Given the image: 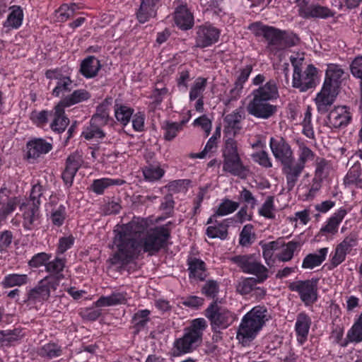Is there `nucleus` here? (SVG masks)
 <instances>
[{"instance_id":"obj_7","label":"nucleus","mask_w":362,"mask_h":362,"mask_svg":"<svg viewBox=\"0 0 362 362\" xmlns=\"http://www.w3.org/2000/svg\"><path fill=\"white\" fill-rule=\"evenodd\" d=\"M230 262L237 265L245 274H250L265 281L268 278V269L263 265L256 254L238 255L229 257Z\"/></svg>"},{"instance_id":"obj_41","label":"nucleus","mask_w":362,"mask_h":362,"mask_svg":"<svg viewBox=\"0 0 362 362\" xmlns=\"http://www.w3.org/2000/svg\"><path fill=\"white\" fill-rule=\"evenodd\" d=\"M37 354L42 358L49 361L61 356L63 354V350L58 344L48 342L39 347Z\"/></svg>"},{"instance_id":"obj_55","label":"nucleus","mask_w":362,"mask_h":362,"mask_svg":"<svg viewBox=\"0 0 362 362\" xmlns=\"http://www.w3.org/2000/svg\"><path fill=\"white\" fill-rule=\"evenodd\" d=\"M256 238L255 233L254 232L253 225L249 223L243 226L240 235L239 244L243 247H247L254 242Z\"/></svg>"},{"instance_id":"obj_1","label":"nucleus","mask_w":362,"mask_h":362,"mask_svg":"<svg viewBox=\"0 0 362 362\" xmlns=\"http://www.w3.org/2000/svg\"><path fill=\"white\" fill-rule=\"evenodd\" d=\"M148 226L146 218L134 216L129 223L122 224L119 230H114V252L109 259L112 265L122 266L131 252L137 250Z\"/></svg>"},{"instance_id":"obj_23","label":"nucleus","mask_w":362,"mask_h":362,"mask_svg":"<svg viewBox=\"0 0 362 362\" xmlns=\"http://www.w3.org/2000/svg\"><path fill=\"white\" fill-rule=\"evenodd\" d=\"M311 325L312 320L305 312L297 315L294 331L298 345L303 346L308 341Z\"/></svg>"},{"instance_id":"obj_51","label":"nucleus","mask_w":362,"mask_h":362,"mask_svg":"<svg viewBox=\"0 0 362 362\" xmlns=\"http://www.w3.org/2000/svg\"><path fill=\"white\" fill-rule=\"evenodd\" d=\"M115 116L117 120L124 127L127 126L133 115L134 110L127 105L116 104L115 105Z\"/></svg>"},{"instance_id":"obj_57","label":"nucleus","mask_w":362,"mask_h":362,"mask_svg":"<svg viewBox=\"0 0 362 362\" xmlns=\"http://www.w3.org/2000/svg\"><path fill=\"white\" fill-rule=\"evenodd\" d=\"M190 183L191 180L189 179L175 180L169 182L165 187L168 192L172 193H186Z\"/></svg>"},{"instance_id":"obj_10","label":"nucleus","mask_w":362,"mask_h":362,"mask_svg":"<svg viewBox=\"0 0 362 362\" xmlns=\"http://www.w3.org/2000/svg\"><path fill=\"white\" fill-rule=\"evenodd\" d=\"M317 69L313 64H309L303 70L293 71L292 85L300 92H305L316 86Z\"/></svg>"},{"instance_id":"obj_33","label":"nucleus","mask_w":362,"mask_h":362,"mask_svg":"<svg viewBox=\"0 0 362 362\" xmlns=\"http://www.w3.org/2000/svg\"><path fill=\"white\" fill-rule=\"evenodd\" d=\"M329 247H322L315 253L308 254L303 259L301 267L304 269H313L320 266L326 259Z\"/></svg>"},{"instance_id":"obj_47","label":"nucleus","mask_w":362,"mask_h":362,"mask_svg":"<svg viewBox=\"0 0 362 362\" xmlns=\"http://www.w3.org/2000/svg\"><path fill=\"white\" fill-rule=\"evenodd\" d=\"M29 281V278L25 274H9L6 275L2 281L1 285L4 288H12L14 286H22L27 284Z\"/></svg>"},{"instance_id":"obj_15","label":"nucleus","mask_w":362,"mask_h":362,"mask_svg":"<svg viewBox=\"0 0 362 362\" xmlns=\"http://www.w3.org/2000/svg\"><path fill=\"white\" fill-rule=\"evenodd\" d=\"M11 189L6 187L0 188V226L6 222L9 215L13 213L20 204L19 197H10Z\"/></svg>"},{"instance_id":"obj_35","label":"nucleus","mask_w":362,"mask_h":362,"mask_svg":"<svg viewBox=\"0 0 362 362\" xmlns=\"http://www.w3.org/2000/svg\"><path fill=\"white\" fill-rule=\"evenodd\" d=\"M344 73V70L340 66L333 64H329L326 70L323 86L337 90Z\"/></svg>"},{"instance_id":"obj_27","label":"nucleus","mask_w":362,"mask_h":362,"mask_svg":"<svg viewBox=\"0 0 362 362\" xmlns=\"http://www.w3.org/2000/svg\"><path fill=\"white\" fill-rule=\"evenodd\" d=\"M336 95V90L323 86L315 100L318 112L320 113L327 112L334 103Z\"/></svg>"},{"instance_id":"obj_21","label":"nucleus","mask_w":362,"mask_h":362,"mask_svg":"<svg viewBox=\"0 0 362 362\" xmlns=\"http://www.w3.org/2000/svg\"><path fill=\"white\" fill-rule=\"evenodd\" d=\"M219 35V30L214 26H199L197 31L195 46L200 48L209 47L218 41Z\"/></svg>"},{"instance_id":"obj_25","label":"nucleus","mask_w":362,"mask_h":362,"mask_svg":"<svg viewBox=\"0 0 362 362\" xmlns=\"http://www.w3.org/2000/svg\"><path fill=\"white\" fill-rule=\"evenodd\" d=\"M188 276L190 280L204 281L207 277V267L200 258L189 256L187 259Z\"/></svg>"},{"instance_id":"obj_44","label":"nucleus","mask_w":362,"mask_h":362,"mask_svg":"<svg viewBox=\"0 0 362 362\" xmlns=\"http://www.w3.org/2000/svg\"><path fill=\"white\" fill-rule=\"evenodd\" d=\"M346 339L355 344L362 342V311L355 316L354 322L347 332Z\"/></svg>"},{"instance_id":"obj_43","label":"nucleus","mask_w":362,"mask_h":362,"mask_svg":"<svg viewBox=\"0 0 362 362\" xmlns=\"http://www.w3.org/2000/svg\"><path fill=\"white\" fill-rule=\"evenodd\" d=\"M242 115L238 110L233 112L231 114L228 115L225 118L226 123L225 126V134L228 135L233 134L235 136L239 134L240 129V119Z\"/></svg>"},{"instance_id":"obj_56","label":"nucleus","mask_w":362,"mask_h":362,"mask_svg":"<svg viewBox=\"0 0 362 362\" xmlns=\"http://www.w3.org/2000/svg\"><path fill=\"white\" fill-rule=\"evenodd\" d=\"M299 244L296 241H289L285 245L281 252L276 255V258L279 261L286 262L291 260L293 257L294 252L298 247Z\"/></svg>"},{"instance_id":"obj_19","label":"nucleus","mask_w":362,"mask_h":362,"mask_svg":"<svg viewBox=\"0 0 362 362\" xmlns=\"http://www.w3.org/2000/svg\"><path fill=\"white\" fill-rule=\"evenodd\" d=\"M67 260L65 257L56 255L53 259H49L46 265L45 272L48 274L44 278H49V281L57 284L59 287L61 281L65 279L64 272L66 268Z\"/></svg>"},{"instance_id":"obj_16","label":"nucleus","mask_w":362,"mask_h":362,"mask_svg":"<svg viewBox=\"0 0 362 362\" xmlns=\"http://www.w3.org/2000/svg\"><path fill=\"white\" fill-rule=\"evenodd\" d=\"M347 214L348 210L345 207L341 206L339 208L327 219L325 224L320 229L316 238H322L325 237L328 238L329 236L332 237L336 235L338 233L340 223Z\"/></svg>"},{"instance_id":"obj_30","label":"nucleus","mask_w":362,"mask_h":362,"mask_svg":"<svg viewBox=\"0 0 362 362\" xmlns=\"http://www.w3.org/2000/svg\"><path fill=\"white\" fill-rule=\"evenodd\" d=\"M26 148L27 158H37L40 155L49 152L52 148V146L50 143L45 141L41 138H35L28 142Z\"/></svg>"},{"instance_id":"obj_52","label":"nucleus","mask_w":362,"mask_h":362,"mask_svg":"<svg viewBox=\"0 0 362 362\" xmlns=\"http://www.w3.org/2000/svg\"><path fill=\"white\" fill-rule=\"evenodd\" d=\"M347 254L340 249L337 245L329 254V263L327 264V269L332 270L337 268L342 262H344L346 258Z\"/></svg>"},{"instance_id":"obj_46","label":"nucleus","mask_w":362,"mask_h":362,"mask_svg":"<svg viewBox=\"0 0 362 362\" xmlns=\"http://www.w3.org/2000/svg\"><path fill=\"white\" fill-rule=\"evenodd\" d=\"M208 80L206 78L199 76L191 84L189 91V101L196 100L197 98L204 97L206 89Z\"/></svg>"},{"instance_id":"obj_61","label":"nucleus","mask_w":362,"mask_h":362,"mask_svg":"<svg viewBox=\"0 0 362 362\" xmlns=\"http://www.w3.org/2000/svg\"><path fill=\"white\" fill-rule=\"evenodd\" d=\"M73 88V81L69 76L63 78L62 81H57V85L52 90V95L59 97L65 93L71 91Z\"/></svg>"},{"instance_id":"obj_20","label":"nucleus","mask_w":362,"mask_h":362,"mask_svg":"<svg viewBox=\"0 0 362 362\" xmlns=\"http://www.w3.org/2000/svg\"><path fill=\"white\" fill-rule=\"evenodd\" d=\"M112 103L111 98H107L100 103L96 109L95 114L93 116L91 123V130L90 136H104L105 133L95 124H102L107 122L110 117V106Z\"/></svg>"},{"instance_id":"obj_32","label":"nucleus","mask_w":362,"mask_h":362,"mask_svg":"<svg viewBox=\"0 0 362 362\" xmlns=\"http://www.w3.org/2000/svg\"><path fill=\"white\" fill-rule=\"evenodd\" d=\"M174 21L176 25L183 30L192 28L194 25V17L186 6H180L176 8Z\"/></svg>"},{"instance_id":"obj_29","label":"nucleus","mask_w":362,"mask_h":362,"mask_svg":"<svg viewBox=\"0 0 362 362\" xmlns=\"http://www.w3.org/2000/svg\"><path fill=\"white\" fill-rule=\"evenodd\" d=\"M351 119V115L346 106H338L330 111L328 122L331 127L340 128L346 126Z\"/></svg>"},{"instance_id":"obj_12","label":"nucleus","mask_w":362,"mask_h":362,"mask_svg":"<svg viewBox=\"0 0 362 362\" xmlns=\"http://www.w3.org/2000/svg\"><path fill=\"white\" fill-rule=\"evenodd\" d=\"M19 210L22 213V226L26 231L38 230L42 220L40 207L20 202Z\"/></svg>"},{"instance_id":"obj_28","label":"nucleus","mask_w":362,"mask_h":362,"mask_svg":"<svg viewBox=\"0 0 362 362\" xmlns=\"http://www.w3.org/2000/svg\"><path fill=\"white\" fill-rule=\"evenodd\" d=\"M52 120L49 124L52 131L57 134H62L66 129L69 119L65 115V111L58 104L56 105L53 109Z\"/></svg>"},{"instance_id":"obj_9","label":"nucleus","mask_w":362,"mask_h":362,"mask_svg":"<svg viewBox=\"0 0 362 362\" xmlns=\"http://www.w3.org/2000/svg\"><path fill=\"white\" fill-rule=\"evenodd\" d=\"M204 316L209 320L211 330L226 329L233 321L232 312L212 301L204 310Z\"/></svg>"},{"instance_id":"obj_8","label":"nucleus","mask_w":362,"mask_h":362,"mask_svg":"<svg viewBox=\"0 0 362 362\" xmlns=\"http://www.w3.org/2000/svg\"><path fill=\"white\" fill-rule=\"evenodd\" d=\"M318 279L298 280L292 281L288 285V288L296 292L305 306L313 305L318 299Z\"/></svg>"},{"instance_id":"obj_63","label":"nucleus","mask_w":362,"mask_h":362,"mask_svg":"<svg viewBox=\"0 0 362 362\" xmlns=\"http://www.w3.org/2000/svg\"><path fill=\"white\" fill-rule=\"evenodd\" d=\"M358 240L357 235L356 233H350L337 245L349 255L351 253L352 249L358 245Z\"/></svg>"},{"instance_id":"obj_54","label":"nucleus","mask_w":362,"mask_h":362,"mask_svg":"<svg viewBox=\"0 0 362 362\" xmlns=\"http://www.w3.org/2000/svg\"><path fill=\"white\" fill-rule=\"evenodd\" d=\"M43 187L40 184L33 185L30 190L29 198L23 202V204H30V206H37L40 207L42 201L41 198L43 194Z\"/></svg>"},{"instance_id":"obj_26","label":"nucleus","mask_w":362,"mask_h":362,"mask_svg":"<svg viewBox=\"0 0 362 362\" xmlns=\"http://www.w3.org/2000/svg\"><path fill=\"white\" fill-rule=\"evenodd\" d=\"M251 95L272 103L279 98L277 83L274 80L270 79L264 84L252 90Z\"/></svg>"},{"instance_id":"obj_36","label":"nucleus","mask_w":362,"mask_h":362,"mask_svg":"<svg viewBox=\"0 0 362 362\" xmlns=\"http://www.w3.org/2000/svg\"><path fill=\"white\" fill-rule=\"evenodd\" d=\"M259 245L262 249V257L265 261V263L269 266H273L276 258V255L274 256L276 251L279 250L284 245L279 240H274L268 243H264L260 241Z\"/></svg>"},{"instance_id":"obj_49","label":"nucleus","mask_w":362,"mask_h":362,"mask_svg":"<svg viewBox=\"0 0 362 362\" xmlns=\"http://www.w3.org/2000/svg\"><path fill=\"white\" fill-rule=\"evenodd\" d=\"M67 217L66 208L64 204L54 206L50 211L49 219L54 227L60 228Z\"/></svg>"},{"instance_id":"obj_24","label":"nucleus","mask_w":362,"mask_h":362,"mask_svg":"<svg viewBox=\"0 0 362 362\" xmlns=\"http://www.w3.org/2000/svg\"><path fill=\"white\" fill-rule=\"evenodd\" d=\"M270 147L274 157L279 160L282 165L293 160L291 147L284 140V137H271Z\"/></svg>"},{"instance_id":"obj_53","label":"nucleus","mask_w":362,"mask_h":362,"mask_svg":"<svg viewBox=\"0 0 362 362\" xmlns=\"http://www.w3.org/2000/svg\"><path fill=\"white\" fill-rule=\"evenodd\" d=\"M52 257V255L51 253H47L45 252H38L31 257L28 262V265L32 269H38L44 266L46 270V265L49 259H51Z\"/></svg>"},{"instance_id":"obj_40","label":"nucleus","mask_w":362,"mask_h":362,"mask_svg":"<svg viewBox=\"0 0 362 362\" xmlns=\"http://www.w3.org/2000/svg\"><path fill=\"white\" fill-rule=\"evenodd\" d=\"M151 310L148 309L138 310L132 316V323L133 324L134 332L139 334L144 330L151 321Z\"/></svg>"},{"instance_id":"obj_5","label":"nucleus","mask_w":362,"mask_h":362,"mask_svg":"<svg viewBox=\"0 0 362 362\" xmlns=\"http://www.w3.org/2000/svg\"><path fill=\"white\" fill-rule=\"evenodd\" d=\"M269 320L268 310L264 306H255L243 317L237 332V339L252 341Z\"/></svg>"},{"instance_id":"obj_62","label":"nucleus","mask_w":362,"mask_h":362,"mask_svg":"<svg viewBox=\"0 0 362 362\" xmlns=\"http://www.w3.org/2000/svg\"><path fill=\"white\" fill-rule=\"evenodd\" d=\"M53 110L33 111L30 114V119L38 127H43L48 122L49 118L52 116Z\"/></svg>"},{"instance_id":"obj_45","label":"nucleus","mask_w":362,"mask_h":362,"mask_svg":"<svg viewBox=\"0 0 362 362\" xmlns=\"http://www.w3.org/2000/svg\"><path fill=\"white\" fill-rule=\"evenodd\" d=\"M127 293L113 292L107 296H101L95 303L97 307L112 306L125 303Z\"/></svg>"},{"instance_id":"obj_38","label":"nucleus","mask_w":362,"mask_h":362,"mask_svg":"<svg viewBox=\"0 0 362 362\" xmlns=\"http://www.w3.org/2000/svg\"><path fill=\"white\" fill-rule=\"evenodd\" d=\"M125 183V181L122 179L110 178V177H102L100 179H95L93 181L90 185L91 190L96 194H103L106 189L110 186H121Z\"/></svg>"},{"instance_id":"obj_59","label":"nucleus","mask_w":362,"mask_h":362,"mask_svg":"<svg viewBox=\"0 0 362 362\" xmlns=\"http://www.w3.org/2000/svg\"><path fill=\"white\" fill-rule=\"evenodd\" d=\"M228 224L224 225L223 223H218L217 226H209L206 228V234L209 238H218L225 240L228 237Z\"/></svg>"},{"instance_id":"obj_42","label":"nucleus","mask_w":362,"mask_h":362,"mask_svg":"<svg viewBox=\"0 0 362 362\" xmlns=\"http://www.w3.org/2000/svg\"><path fill=\"white\" fill-rule=\"evenodd\" d=\"M11 13L6 20L4 22V28L8 29H18L22 25L23 20V12L21 6H13L10 7Z\"/></svg>"},{"instance_id":"obj_3","label":"nucleus","mask_w":362,"mask_h":362,"mask_svg":"<svg viewBox=\"0 0 362 362\" xmlns=\"http://www.w3.org/2000/svg\"><path fill=\"white\" fill-rule=\"evenodd\" d=\"M207 327L208 324L204 318L192 320L189 325L185 327L183 336L174 341V353L181 355L197 349L202 343L204 332Z\"/></svg>"},{"instance_id":"obj_22","label":"nucleus","mask_w":362,"mask_h":362,"mask_svg":"<svg viewBox=\"0 0 362 362\" xmlns=\"http://www.w3.org/2000/svg\"><path fill=\"white\" fill-rule=\"evenodd\" d=\"M298 13L304 18H326L332 16V11L327 7L318 4L308 6L306 0H299Z\"/></svg>"},{"instance_id":"obj_60","label":"nucleus","mask_w":362,"mask_h":362,"mask_svg":"<svg viewBox=\"0 0 362 362\" xmlns=\"http://www.w3.org/2000/svg\"><path fill=\"white\" fill-rule=\"evenodd\" d=\"M264 281H260L259 278L247 277L244 279L239 283L237 290L243 295H247L255 289L257 284H262Z\"/></svg>"},{"instance_id":"obj_11","label":"nucleus","mask_w":362,"mask_h":362,"mask_svg":"<svg viewBox=\"0 0 362 362\" xmlns=\"http://www.w3.org/2000/svg\"><path fill=\"white\" fill-rule=\"evenodd\" d=\"M49 278H43L37 284L27 293L26 302L29 304H42L47 301L52 291H55L58 287L57 284L49 281Z\"/></svg>"},{"instance_id":"obj_6","label":"nucleus","mask_w":362,"mask_h":362,"mask_svg":"<svg viewBox=\"0 0 362 362\" xmlns=\"http://www.w3.org/2000/svg\"><path fill=\"white\" fill-rule=\"evenodd\" d=\"M223 151V170L232 175L245 178L247 168L244 165L238 152L237 142L234 137H228L225 141Z\"/></svg>"},{"instance_id":"obj_31","label":"nucleus","mask_w":362,"mask_h":362,"mask_svg":"<svg viewBox=\"0 0 362 362\" xmlns=\"http://www.w3.org/2000/svg\"><path fill=\"white\" fill-rule=\"evenodd\" d=\"M303 169L300 164L294 163L293 160L283 164V173L286 175L288 190L291 191L293 189Z\"/></svg>"},{"instance_id":"obj_34","label":"nucleus","mask_w":362,"mask_h":362,"mask_svg":"<svg viewBox=\"0 0 362 362\" xmlns=\"http://www.w3.org/2000/svg\"><path fill=\"white\" fill-rule=\"evenodd\" d=\"M159 0H141L140 8L136 13L139 23H144L156 16V5Z\"/></svg>"},{"instance_id":"obj_48","label":"nucleus","mask_w":362,"mask_h":362,"mask_svg":"<svg viewBox=\"0 0 362 362\" xmlns=\"http://www.w3.org/2000/svg\"><path fill=\"white\" fill-rule=\"evenodd\" d=\"M204 284L201 287V293L206 298L211 299L212 301H218V296L220 291V284L214 279H208L204 281Z\"/></svg>"},{"instance_id":"obj_39","label":"nucleus","mask_w":362,"mask_h":362,"mask_svg":"<svg viewBox=\"0 0 362 362\" xmlns=\"http://www.w3.org/2000/svg\"><path fill=\"white\" fill-rule=\"evenodd\" d=\"M100 68V61L95 57L90 56L82 61L80 71L83 76L90 78L95 76Z\"/></svg>"},{"instance_id":"obj_14","label":"nucleus","mask_w":362,"mask_h":362,"mask_svg":"<svg viewBox=\"0 0 362 362\" xmlns=\"http://www.w3.org/2000/svg\"><path fill=\"white\" fill-rule=\"evenodd\" d=\"M146 163L141 168L144 181L154 183L165 175V170L161 168L160 163L154 158L153 153L144 156Z\"/></svg>"},{"instance_id":"obj_37","label":"nucleus","mask_w":362,"mask_h":362,"mask_svg":"<svg viewBox=\"0 0 362 362\" xmlns=\"http://www.w3.org/2000/svg\"><path fill=\"white\" fill-rule=\"evenodd\" d=\"M90 98V94L85 89H78L74 90L71 94L66 95L62 99L59 103L64 109L71 107L77 103L86 101Z\"/></svg>"},{"instance_id":"obj_2","label":"nucleus","mask_w":362,"mask_h":362,"mask_svg":"<svg viewBox=\"0 0 362 362\" xmlns=\"http://www.w3.org/2000/svg\"><path fill=\"white\" fill-rule=\"evenodd\" d=\"M171 221L165 225L155 226L148 230L141 238L137 250L132 251L121 267H125L138 259L144 253L153 255L168 246L171 238L170 226Z\"/></svg>"},{"instance_id":"obj_64","label":"nucleus","mask_w":362,"mask_h":362,"mask_svg":"<svg viewBox=\"0 0 362 362\" xmlns=\"http://www.w3.org/2000/svg\"><path fill=\"white\" fill-rule=\"evenodd\" d=\"M8 346L21 340L25 335V329L17 327L13 329L4 330Z\"/></svg>"},{"instance_id":"obj_18","label":"nucleus","mask_w":362,"mask_h":362,"mask_svg":"<svg viewBox=\"0 0 362 362\" xmlns=\"http://www.w3.org/2000/svg\"><path fill=\"white\" fill-rule=\"evenodd\" d=\"M250 29L252 30L256 35H262L269 43L268 48L273 52L278 50L279 39L281 37V30L273 27L262 25L260 23L252 24Z\"/></svg>"},{"instance_id":"obj_17","label":"nucleus","mask_w":362,"mask_h":362,"mask_svg":"<svg viewBox=\"0 0 362 362\" xmlns=\"http://www.w3.org/2000/svg\"><path fill=\"white\" fill-rule=\"evenodd\" d=\"M83 163L82 153L78 151L71 153L66 160V166L62 178L67 187L72 186L76 173Z\"/></svg>"},{"instance_id":"obj_13","label":"nucleus","mask_w":362,"mask_h":362,"mask_svg":"<svg viewBox=\"0 0 362 362\" xmlns=\"http://www.w3.org/2000/svg\"><path fill=\"white\" fill-rule=\"evenodd\" d=\"M247 110L256 118L267 119L277 112L278 107L270 101L252 97L247 106Z\"/></svg>"},{"instance_id":"obj_50","label":"nucleus","mask_w":362,"mask_h":362,"mask_svg":"<svg viewBox=\"0 0 362 362\" xmlns=\"http://www.w3.org/2000/svg\"><path fill=\"white\" fill-rule=\"evenodd\" d=\"M240 206L239 202L233 201L228 198L223 199L214 216H224L235 212Z\"/></svg>"},{"instance_id":"obj_58","label":"nucleus","mask_w":362,"mask_h":362,"mask_svg":"<svg viewBox=\"0 0 362 362\" xmlns=\"http://www.w3.org/2000/svg\"><path fill=\"white\" fill-rule=\"evenodd\" d=\"M275 210L274 198L273 196H269L259 209L258 214L267 219H274Z\"/></svg>"},{"instance_id":"obj_4","label":"nucleus","mask_w":362,"mask_h":362,"mask_svg":"<svg viewBox=\"0 0 362 362\" xmlns=\"http://www.w3.org/2000/svg\"><path fill=\"white\" fill-rule=\"evenodd\" d=\"M207 327L208 324L204 318L192 320L189 325L185 327L183 336L174 341V353L181 355L197 349L202 343L204 332Z\"/></svg>"}]
</instances>
